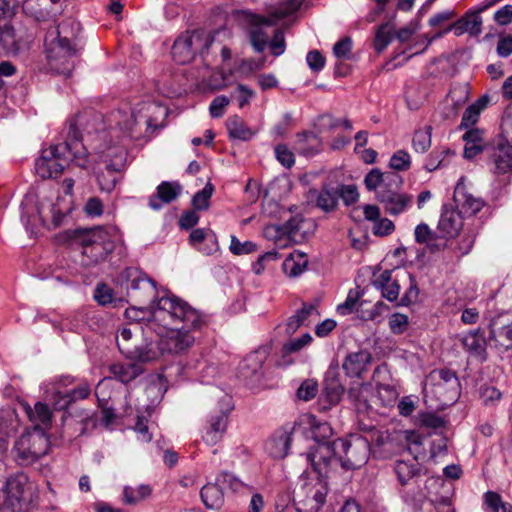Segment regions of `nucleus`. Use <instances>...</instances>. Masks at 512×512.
I'll use <instances>...</instances> for the list:
<instances>
[{
    "label": "nucleus",
    "mask_w": 512,
    "mask_h": 512,
    "mask_svg": "<svg viewBox=\"0 0 512 512\" xmlns=\"http://www.w3.org/2000/svg\"><path fill=\"white\" fill-rule=\"evenodd\" d=\"M124 315L129 321L136 322L135 325H140L156 335L179 328L196 330L204 323L202 315L196 309L176 296L161 297L151 310L131 306L125 310Z\"/></svg>",
    "instance_id": "nucleus-1"
},
{
    "label": "nucleus",
    "mask_w": 512,
    "mask_h": 512,
    "mask_svg": "<svg viewBox=\"0 0 512 512\" xmlns=\"http://www.w3.org/2000/svg\"><path fill=\"white\" fill-rule=\"evenodd\" d=\"M71 162L82 168L88 164L87 150L77 139V131L72 126L69 128L68 140L42 151L35 163V170L43 179L57 177Z\"/></svg>",
    "instance_id": "nucleus-2"
},
{
    "label": "nucleus",
    "mask_w": 512,
    "mask_h": 512,
    "mask_svg": "<svg viewBox=\"0 0 512 512\" xmlns=\"http://www.w3.org/2000/svg\"><path fill=\"white\" fill-rule=\"evenodd\" d=\"M77 31L78 24L73 20L63 21L47 31L44 44L47 64L52 72L66 77L71 74L74 67L72 58L77 52L71 41Z\"/></svg>",
    "instance_id": "nucleus-3"
},
{
    "label": "nucleus",
    "mask_w": 512,
    "mask_h": 512,
    "mask_svg": "<svg viewBox=\"0 0 512 512\" xmlns=\"http://www.w3.org/2000/svg\"><path fill=\"white\" fill-rule=\"evenodd\" d=\"M194 330L179 328L166 330L163 335H157V342L148 337L149 333L139 336L137 344H135L138 352L136 354H126L125 357L135 360L139 363L152 362L166 354L176 355L186 352L190 349L195 337L192 332Z\"/></svg>",
    "instance_id": "nucleus-4"
},
{
    "label": "nucleus",
    "mask_w": 512,
    "mask_h": 512,
    "mask_svg": "<svg viewBox=\"0 0 512 512\" xmlns=\"http://www.w3.org/2000/svg\"><path fill=\"white\" fill-rule=\"evenodd\" d=\"M486 153L492 173L505 175L512 172V110L504 113L500 133L487 143Z\"/></svg>",
    "instance_id": "nucleus-5"
},
{
    "label": "nucleus",
    "mask_w": 512,
    "mask_h": 512,
    "mask_svg": "<svg viewBox=\"0 0 512 512\" xmlns=\"http://www.w3.org/2000/svg\"><path fill=\"white\" fill-rule=\"evenodd\" d=\"M115 230L97 227L94 229H75L67 231L68 237L80 244L83 248L82 254L86 258L85 265L96 264L106 258L114 250L112 240Z\"/></svg>",
    "instance_id": "nucleus-6"
},
{
    "label": "nucleus",
    "mask_w": 512,
    "mask_h": 512,
    "mask_svg": "<svg viewBox=\"0 0 512 512\" xmlns=\"http://www.w3.org/2000/svg\"><path fill=\"white\" fill-rule=\"evenodd\" d=\"M150 107L149 103H141L135 108L125 104L109 115L110 133L112 137L118 138L117 144L123 145L125 141L137 138L139 136L138 126L142 120L150 125V119L143 114Z\"/></svg>",
    "instance_id": "nucleus-7"
},
{
    "label": "nucleus",
    "mask_w": 512,
    "mask_h": 512,
    "mask_svg": "<svg viewBox=\"0 0 512 512\" xmlns=\"http://www.w3.org/2000/svg\"><path fill=\"white\" fill-rule=\"evenodd\" d=\"M303 0H279L278 6L270 12L269 17L252 14L254 28L250 32V43L256 52H263L268 44V33L264 26H270L277 20L285 18L299 9Z\"/></svg>",
    "instance_id": "nucleus-8"
},
{
    "label": "nucleus",
    "mask_w": 512,
    "mask_h": 512,
    "mask_svg": "<svg viewBox=\"0 0 512 512\" xmlns=\"http://www.w3.org/2000/svg\"><path fill=\"white\" fill-rule=\"evenodd\" d=\"M50 443L45 433L40 428H33L24 432L15 442L13 447L14 458L19 465L28 466L49 451Z\"/></svg>",
    "instance_id": "nucleus-9"
},
{
    "label": "nucleus",
    "mask_w": 512,
    "mask_h": 512,
    "mask_svg": "<svg viewBox=\"0 0 512 512\" xmlns=\"http://www.w3.org/2000/svg\"><path fill=\"white\" fill-rule=\"evenodd\" d=\"M73 383L70 377H61L54 382L45 384L44 393L46 400L50 401L55 409L65 410L72 403L86 399L91 393V387L82 383L76 388L68 390L67 387Z\"/></svg>",
    "instance_id": "nucleus-10"
},
{
    "label": "nucleus",
    "mask_w": 512,
    "mask_h": 512,
    "mask_svg": "<svg viewBox=\"0 0 512 512\" xmlns=\"http://www.w3.org/2000/svg\"><path fill=\"white\" fill-rule=\"evenodd\" d=\"M335 448L338 464L346 470L362 467L369 458L370 444L364 437L355 436L348 440L337 439Z\"/></svg>",
    "instance_id": "nucleus-11"
},
{
    "label": "nucleus",
    "mask_w": 512,
    "mask_h": 512,
    "mask_svg": "<svg viewBox=\"0 0 512 512\" xmlns=\"http://www.w3.org/2000/svg\"><path fill=\"white\" fill-rule=\"evenodd\" d=\"M212 40L205 31L194 30L180 35L172 47V57L179 64L191 62L196 53L207 50Z\"/></svg>",
    "instance_id": "nucleus-12"
},
{
    "label": "nucleus",
    "mask_w": 512,
    "mask_h": 512,
    "mask_svg": "<svg viewBox=\"0 0 512 512\" xmlns=\"http://www.w3.org/2000/svg\"><path fill=\"white\" fill-rule=\"evenodd\" d=\"M326 484L320 480L305 482L295 492L294 504L297 512H318L325 502Z\"/></svg>",
    "instance_id": "nucleus-13"
},
{
    "label": "nucleus",
    "mask_w": 512,
    "mask_h": 512,
    "mask_svg": "<svg viewBox=\"0 0 512 512\" xmlns=\"http://www.w3.org/2000/svg\"><path fill=\"white\" fill-rule=\"evenodd\" d=\"M427 383L431 385L432 392L446 405L455 402L460 395V383L452 370L432 371L427 378Z\"/></svg>",
    "instance_id": "nucleus-14"
},
{
    "label": "nucleus",
    "mask_w": 512,
    "mask_h": 512,
    "mask_svg": "<svg viewBox=\"0 0 512 512\" xmlns=\"http://www.w3.org/2000/svg\"><path fill=\"white\" fill-rule=\"evenodd\" d=\"M233 409L232 399L224 395L220 400L219 411L210 416L202 436L208 445H215L220 442L227 430L228 416Z\"/></svg>",
    "instance_id": "nucleus-15"
},
{
    "label": "nucleus",
    "mask_w": 512,
    "mask_h": 512,
    "mask_svg": "<svg viewBox=\"0 0 512 512\" xmlns=\"http://www.w3.org/2000/svg\"><path fill=\"white\" fill-rule=\"evenodd\" d=\"M376 198L382 204L384 211L390 216L396 217L407 212L413 205L414 197L406 192L399 191L397 187H382L376 194Z\"/></svg>",
    "instance_id": "nucleus-16"
},
{
    "label": "nucleus",
    "mask_w": 512,
    "mask_h": 512,
    "mask_svg": "<svg viewBox=\"0 0 512 512\" xmlns=\"http://www.w3.org/2000/svg\"><path fill=\"white\" fill-rule=\"evenodd\" d=\"M306 461L311 464L319 476L326 475L329 468L338 464L335 441L318 443L313 446L306 454Z\"/></svg>",
    "instance_id": "nucleus-17"
},
{
    "label": "nucleus",
    "mask_w": 512,
    "mask_h": 512,
    "mask_svg": "<svg viewBox=\"0 0 512 512\" xmlns=\"http://www.w3.org/2000/svg\"><path fill=\"white\" fill-rule=\"evenodd\" d=\"M105 156L111 159L109 163L106 164V172L98 175V183L102 191L110 192L118 182L116 173L120 172L124 167L126 151L123 146L117 147L114 150L108 148Z\"/></svg>",
    "instance_id": "nucleus-18"
},
{
    "label": "nucleus",
    "mask_w": 512,
    "mask_h": 512,
    "mask_svg": "<svg viewBox=\"0 0 512 512\" xmlns=\"http://www.w3.org/2000/svg\"><path fill=\"white\" fill-rule=\"evenodd\" d=\"M124 276L130 282L129 290L136 300L146 302L155 298V282L145 274L137 269L128 268L124 271Z\"/></svg>",
    "instance_id": "nucleus-19"
},
{
    "label": "nucleus",
    "mask_w": 512,
    "mask_h": 512,
    "mask_svg": "<svg viewBox=\"0 0 512 512\" xmlns=\"http://www.w3.org/2000/svg\"><path fill=\"white\" fill-rule=\"evenodd\" d=\"M490 340L504 349L512 348V314L505 313L494 317L489 325Z\"/></svg>",
    "instance_id": "nucleus-20"
},
{
    "label": "nucleus",
    "mask_w": 512,
    "mask_h": 512,
    "mask_svg": "<svg viewBox=\"0 0 512 512\" xmlns=\"http://www.w3.org/2000/svg\"><path fill=\"white\" fill-rule=\"evenodd\" d=\"M453 197L460 211L468 216L475 215L485 205L483 199L468 191L463 177L458 181Z\"/></svg>",
    "instance_id": "nucleus-21"
},
{
    "label": "nucleus",
    "mask_w": 512,
    "mask_h": 512,
    "mask_svg": "<svg viewBox=\"0 0 512 512\" xmlns=\"http://www.w3.org/2000/svg\"><path fill=\"white\" fill-rule=\"evenodd\" d=\"M313 222L304 218L301 214L292 216L282 225L283 233L287 240L300 243L308 238L313 232Z\"/></svg>",
    "instance_id": "nucleus-22"
},
{
    "label": "nucleus",
    "mask_w": 512,
    "mask_h": 512,
    "mask_svg": "<svg viewBox=\"0 0 512 512\" xmlns=\"http://www.w3.org/2000/svg\"><path fill=\"white\" fill-rule=\"evenodd\" d=\"M267 357L268 350L266 348H260L248 354L238 366L239 376L245 380L259 378Z\"/></svg>",
    "instance_id": "nucleus-23"
},
{
    "label": "nucleus",
    "mask_w": 512,
    "mask_h": 512,
    "mask_svg": "<svg viewBox=\"0 0 512 512\" xmlns=\"http://www.w3.org/2000/svg\"><path fill=\"white\" fill-rule=\"evenodd\" d=\"M150 332L151 331L145 330L140 325L121 328L116 336L117 346L120 352L124 356L126 354H136L139 350H137L135 344H137L139 336H144V334Z\"/></svg>",
    "instance_id": "nucleus-24"
},
{
    "label": "nucleus",
    "mask_w": 512,
    "mask_h": 512,
    "mask_svg": "<svg viewBox=\"0 0 512 512\" xmlns=\"http://www.w3.org/2000/svg\"><path fill=\"white\" fill-rule=\"evenodd\" d=\"M293 429L294 427L278 430L268 439L265 449L271 457L282 459L288 454Z\"/></svg>",
    "instance_id": "nucleus-25"
},
{
    "label": "nucleus",
    "mask_w": 512,
    "mask_h": 512,
    "mask_svg": "<svg viewBox=\"0 0 512 512\" xmlns=\"http://www.w3.org/2000/svg\"><path fill=\"white\" fill-rule=\"evenodd\" d=\"M319 312L315 305L304 304L300 310L292 315L285 324V331L288 335L294 334L300 327L309 326L318 319Z\"/></svg>",
    "instance_id": "nucleus-26"
},
{
    "label": "nucleus",
    "mask_w": 512,
    "mask_h": 512,
    "mask_svg": "<svg viewBox=\"0 0 512 512\" xmlns=\"http://www.w3.org/2000/svg\"><path fill=\"white\" fill-rule=\"evenodd\" d=\"M20 420L15 410L5 408L0 410V451L7 450V440L19 428Z\"/></svg>",
    "instance_id": "nucleus-27"
},
{
    "label": "nucleus",
    "mask_w": 512,
    "mask_h": 512,
    "mask_svg": "<svg viewBox=\"0 0 512 512\" xmlns=\"http://www.w3.org/2000/svg\"><path fill=\"white\" fill-rule=\"evenodd\" d=\"M181 189L177 182H162L157 187V193L150 197L149 206L154 210L161 209L163 204L174 201L180 195Z\"/></svg>",
    "instance_id": "nucleus-28"
},
{
    "label": "nucleus",
    "mask_w": 512,
    "mask_h": 512,
    "mask_svg": "<svg viewBox=\"0 0 512 512\" xmlns=\"http://www.w3.org/2000/svg\"><path fill=\"white\" fill-rule=\"evenodd\" d=\"M465 141L464 157L473 159L483 150L486 151L485 131L479 128H470L462 136Z\"/></svg>",
    "instance_id": "nucleus-29"
},
{
    "label": "nucleus",
    "mask_w": 512,
    "mask_h": 512,
    "mask_svg": "<svg viewBox=\"0 0 512 512\" xmlns=\"http://www.w3.org/2000/svg\"><path fill=\"white\" fill-rule=\"evenodd\" d=\"M364 183L369 191L378 192L382 187H390L392 184L399 186L402 183V178L396 173H382L375 168L365 176Z\"/></svg>",
    "instance_id": "nucleus-30"
},
{
    "label": "nucleus",
    "mask_w": 512,
    "mask_h": 512,
    "mask_svg": "<svg viewBox=\"0 0 512 512\" xmlns=\"http://www.w3.org/2000/svg\"><path fill=\"white\" fill-rule=\"evenodd\" d=\"M22 47V37L15 29L8 22L0 25V53L15 55Z\"/></svg>",
    "instance_id": "nucleus-31"
},
{
    "label": "nucleus",
    "mask_w": 512,
    "mask_h": 512,
    "mask_svg": "<svg viewBox=\"0 0 512 512\" xmlns=\"http://www.w3.org/2000/svg\"><path fill=\"white\" fill-rule=\"evenodd\" d=\"M371 354L368 351H359L347 355L343 362V369L348 376L361 377L371 362Z\"/></svg>",
    "instance_id": "nucleus-32"
},
{
    "label": "nucleus",
    "mask_w": 512,
    "mask_h": 512,
    "mask_svg": "<svg viewBox=\"0 0 512 512\" xmlns=\"http://www.w3.org/2000/svg\"><path fill=\"white\" fill-rule=\"evenodd\" d=\"M462 226L463 221L460 212L444 206L438 222V230L445 236L453 237L458 235Z\"/></svg>",
    "instance_id": "nucleus-33"
},
{
    "label": "nucleus",
    "mask_w": 512,
    "mask_h": 512,
    "mask_svg": "<svg viewBox=\"0 0 512 512\" xmlns=\"http://www.w3.org/2000/svg\"><path fill=\"white\" fill-rule=\"evenodd\" d=\"M24 410L29 420L34 424V428H40L45 431L50 427L52 412L47 404L37 402L33 408L25 404Z\"/></svg>",
    "instance_id": "nucleus-34"
},
{
    "label": "nucleus",
    "mask_w": 512,
    "mask_h": 512,
    "mask_svg": "<svg viewBox=\"0 0 512 512\" xmlns=\"http://www.w3.org/2000/svg\"><path fill=\"white\" fill-rule=\"evenodd\" d=\"M109 372L118 381L127 384L143 373V368L139 363L116 362L109 366Z\"/></svg>",
    "instance_id": "nucleus-35"
},
{
    "label": "nucleus",
    "mask_w": 512,
    "mask_h": 512,
    "mask_svg": "<svg viewBox=\"0 0 512 512\" xmlns=\"http://www.w3.org/2000/svg\"><path fill=\"white\" fill-rule=\"evenodd\" d=\"M460 341L471 355L485 359L486 339L480 329L468 332L460 338Z\"/></svg>",
    "instance_id": "nucleus-36"
},
{
    "label": "nucleus",
    "mask_w": 512,
    "mask_h": 512,
    "mask_svg": "<svg viewBox=\"0 0 512 512\" xmlns=\"http://www.w3.org/2000/svg\"><path fill=\"white\" fill-rule=\"evenodd\" d=\"M373 285L381 290L382 296L388 301H396L399 296L400 286L397 280L392 279V271L381 272L374 280Z\"/></svg>",
    "instance_id": "nucleus-37"
},
{
    "label": "nucleus",
    "mask_w": 512,
    "mask_h": 512,
    "mask_svg": "<svg viewBox=\"0 0 512 512\" xmlns=\"http://www.w3.org/2000/svg\"><path fill=\"white\" fill-rule=\"evenodd\" d=\"M301 423L309 427L311 437L318 443L328 442L332 435V428L327 422L319 421L314 415L307 414L301 418Z\"/></svg>",
    "instance_id": "nucleus-38"
},
{
    "label": "nucleus",
    "mask_w": 512,
    "mask_h": 512,
    "mask_svg": "<svg viewBox=\"0 0 512 512\" xmlns=\"http://www.w3.org/2000/svg\"><path fill=\"white\" fill-rule=\"evenodd\" d=\"M394 470L401 485H406L420 475L421 465L414 457L410 460L397 461Z\"/></svg>",
    "instance_id": "nucleus-39"
},
{
    "label": "nucleus",
    "mask_w": 512,
    "mask_h": 512,
    "mask_svg": "<svg viewBox=\"0 0 512 512\" xmlns=\"http://www.w3.org/2000/svg\"><path fill=\"white\" fill-rule=\"evenodd\" d=\"M479 10L467 12L456 24L457 34L468 32L470 35L478 36L482 32V17Z\"/></svg>",
    "instance_id": "nucleus-40"
},
{
    "label": "nucleus",
    "mask_w": 512,
    "mask_h": 512,
    "mask_svg": "<svg viewBox=\"0 0 512 512\" xmlns=\"http://www.w3.org/2000/svg\"><path fill=\"white\" fill-rule=\"evenodd\" d=\"M308 259L305 253L294 251L283 262V271L290 277H297L306 269Z\"/></svg>",
    "instance_id": "nucleus-41"
},
{
    "label": "nucleus",
    "mask_w": 512,
    "mask_h": 512,
    "mask_svg": "<svg viewBox=\"0 0 512 512\" xmlns=\"http://www.w3.org/2000/svg\"><path fill=\"white\" fill-rule=\"evenodd\" d=\"M201 500L207 509H219L224 503V495L216 484H207L200 492Z\"/></svg>",
    "instance_id": "nucleus-42"
},
{
    "label": "nucleus",
    "mask_w": 512,
    "mask_h": 512,
    "mask_svg": "<svg viewBox=\"0 0 512 512\" xmlns=\"http://www.w3.org/2000/svg\"><path fill=\"white\" fill-rule=\"evenodd\" d=\"M320 145V139L312 132H305L297 136L296 150L304 156L314 155L319 151Z\"/></svg>",
    "instance_id": "nucleus-43"
},
{
    "label": "nucleus",
    "mask_w": 512,
    "mask_h": 512,
    "mask_svg": "<svg viewBox=\"0 0 512 512\" xmlns=\"http://www.w3.org/2000/svg\"><path fill=\"white\" fill-rule=\"evenodd\" d=\"M316 195L315 203L324 212H332L336 209L338 198L335 188L323 187L320 192H312Z\"/></svg>",
    "instance_id": "nucleus-44"
},
{
    "label": "nucleus",
    "mask_w": 512,
    "mask_h": 512,
    "mask_svg": "<svg viewBox=\"0 0 512 512\" xmlns=\"http://www.w3.org/2000/svg\"><path fill=\"white\" fill-rule=\"evenodd\" d=\"M228 134L231 138L238 140H249L253 136V131L247 127L244 121L238 116L228 118L226 122Z\"/></svg>",
    "instance_id": "nucleus-45"
},
{
    "label": "nucleus",
    "mask_w": 512,
    "mask_h": 512,
    "mask_svg": "<svg viewBox=\"0 0 512 512\" xmlns=\"http://www.w3.org/2000/svg\"><path fill=\"white\" fill-rule=\"evenodd\" d=\"M27 482V478L24 475H16L6 480L5 493L13 503V501L19 502Z\"/></svg>",
    "instance_id": "nucleus-46"
},
{
    "label": "nucleus",
    "mask_w": 512,
    "mask_h": 512,
    "mask_svg": "<svg viewBox=\"0 0 512 512\" xmlns=\"http://www.w3.org/2000/svg\"><path fill=\"white\" fill-rule=\"evenodd\" d=\"M151 488L148 485H140L136 490L130 486L123 489V502L128 505H134L146 499L151 495Z\"/></svg>",
    "instance_id": "nucleus-47"
},
{
    "label": "nucleus",
    "mask_w": 512,
    "mask_h": 512,
    "mask_svg": "<svg viewBox=\"0 0 512 512\" xmlns=\"http://www.w3.org/2000/svg\"><path fill=\"white\" fill-rule=\"evenodd\" d=\"M432 127L426 126L424 129L417 130L414 134L412 145L416 152L425 153L431 147Z\"/></svg>",
    "instance_id": "nucleus-48"
},
{
    "label": "nucleus",
    "mask_w": 512,
    "mask_h": 512,
    "mask_svg": "<svg viewBox=\"0 0 512 512\" xmlns=\"http://www.w3.org/2000/svg\"><path fill=\"white\" fill-rule=\"evenodd\" d=\"M51 0H23L22 7L26 14L40 19L45 16Z\"/></svg>",
    "instance_id": "nucleus-49"
},
{
    "label": "nucleus",
    "mask_w": 512,
    "mask_h": 512,
    "mask_svg": "<svg viewBox=\"0 0 512 512\" xmlns=\"http://www.w3.org/2000/svg\"><path fill=\"white\" fill-rule=\"evenodd\" d=\"M484 502L491 512H512V505L508 502H504L502 497L496 492H486Z\"/></svg>",
    "instance_id": "nucleus-50"
},
{
    "label": "nucleus",
    "mask_w": 512,
    "mask_h": 512,
    "mask_svg": "<svg viewBox=\"0 0 512 512\" xmlns=\"http://www.w3.org/2000/svg\"><path fill=\"white\" fill-rule=\"evenodd\" d=\"M475 233L471 230H465L457 239L453 248L458 256H465L470 253L475 242Z\"/></svg>",
    "instance_id": "nucleus-51"
},
{
    "label": "nucleus",
    "mask_w": 512,
    "mask_h": 512,
    "mask_svg": "<svg viewBox=\"0 0 512 512\" xmlns=\"http://www.w3.org/2000/svg\"><path fill=\"white\" fill-rule=\"evenodd\" d=\"M399 393L397 390L388 384H378L376 397L385 407L393 406L398 399Z\"/></svg>",
    "instance_id": "nucleus-52"
},
{
    "label": "nucleus",
    "mask_w": 512,
    "mask_h": 512,
    "mask_svg": "<svg viewBox=\"0 0 512 512\" xmlns=\"http://www.w3.org/2000/svg\"><path fill=\"white\" fill-rule=\"evenodd\" d=\"M392 27L386 23L381 25L376 32L374 47L377 52H382L392 41Z\"/></svg>",
    "instance_id": "nucleus-53"
},
{
    "label": "nucleus",
    "mask_w": 512,
    "mask_h": 512,
    "mask_svg": "<svg viewBox=\"0 0 512 512\" xmlns=\"http://www.w3.org/2000/svg\"><path fill=\"white\" fill-rule=\"evenodd\" d=\"M214 192V187L211 183H207L204 188L198 191L192 199V205L196 210H206L209 207V200Z\"/></svg>",
    "instance_id": "nucleus-54"
},
{
    "label": "nucleus",
    "mask_w": 512,
    "mask_h": 512,
    "mask_svg": "<svg viewBox=\"0 0 512 512\" xmlns=\"http://www.w3.org/2000/svg\"><path fill=\"white\" fill-rule=\"evenodd\" d=\"M343 393L344 388L337 380H326L324 394L331 405L337 404Z\"/></svg>",
    "instance_id": "nucleus-55"
},
{
    "label": "nucleus",
    "mask_w": 512,
    "mask_h": 512,
    "mask_svg": "<svg viewBox=\"0 0 512 512\" xmlns=\"http://www.w3.org/2000/svg\"><path fill=\"white\" fill-rule=\"evenodd\" d=\"M313 341L309 333H305L298 338H293L283 345L284 354H292L301 351Z\"/></svg>",
    "instance_id": "nucleus-56"
},
{
    "label": "nucleus",
    "mask_w": 512,
    "mask_h": 512,
    "mask_svg": "<svg viewBox=\"0 0 512 512\" xmlns=\"http://www.w3.org/2000/svg\"><path fill=\"white\" fill-rule=\"evenodd\" d=\"M390 168L396 171H407L411 166V157L405 150L396 151L390 158Z\"/></svg>",
    "instance_id": "nucleus-57"
},
{
    "label": "nucleus",
    "mask_w": 512,
    "mask_h": 512,
    "mask_svg": "<svg viewBox=\"0 0 512 512\" xmlns=\"http://www.w3.org/2000/svg\"><path fill=\"white\" fill-rule=\"evenodd\" d=\"M468 89L465 85H456L451 87L447 100H450L455 109L463 106L468 100Z\"/></svg>",
    "instance_id": "nucleus-58"
},
{
    "label": "nucleus",
    "mask_w": 512,
    "mask_h": 512,
    "mask_svg": "<svg viewBox=\"0 0 512 512\" xmlns=\"http://www.w3.org/2000/svg\"><path fill=\"white\" fill-rule=\"evenodd\" d=\"M229 249L234 255H246L257 250V245L252 241L241 242L236 236L232 235Z\"/></svg>",
    "instance_id": "nucleus-59"
},
{
    "label": "nucleus",
    "mask_w": 512,
    "mask_h": 512,
    "mask_svg": "<svg viewBox=\"0 0 512 512\" xmlns=\"http://www.w3.org/2000/svg\"><path fill=\"white\" fill-rule=\"evenodd\" d=\"M337 198H341L345 205L349 206L357 202L359 193L355 185H341L335 188Z\"/></svg>",
    "instance_id": "nucleus-60"
},
{
    "label": "nucleus",
    "mask_w": 512,
    "mask_h": 512,
    "mask_svg": "<svg viewBox=\"0 0 512 512\" xmlns=\"http://www.w3.org/2000/svg\"><path fill=\"white\" fill-rule=\"evenodd\" d=\"M231 97L238 101L239 108H244L255 97V92L244 84H238Z\"/></svg>",
    "instance_id": "nucleus-61"
},
{
    "label": "nucleus",
    "mask_w": 512,
    "mask_h": 512,
    "mask_svg": "<svg viewBox=\"0 0 512 512\" xmlns=\"http://www.w3.org/2000/svg\"><path fill=\"white\" fill-rule=\"evenodd\" d=\"M388 324L392 333L402 334L407 330L409 321L406 315L401 313H394L390 316Z\"/></svg>",
    "instance_id": "nucleus-62"
},
{
    "label": "nucleus",
    "mask_w": 512,
    "mask_h": 512,
    "mask_svg": "<svg viewBox=\"0 0 512 512\" xmlns=\"http://www.w3.org/2000/svg\"><path fill=\"white\" fill-rule=\"evenodd\" d=\"M318 392V385L313 380L304 381L297 390V397L304 401L313 399Z\"/></svg>",
    "instance_id": "nucleus-63"
},
{
    "label": "nucleus",
    "mask_w": 512,
    "mask_h": 512,
    "mask_svg": "<svg viewBox=\"0 0 512 512\" xmlns=\"http://www.w3.org/2000/svg\"><path fill=\"white\" fill-rule=\"evenodd\" d=\"M94 298L100 305H107L113 301V290L106 284L96 286Z\"/></svg>",
    "instance_id": "nucleus-64"
}]
</instances>
